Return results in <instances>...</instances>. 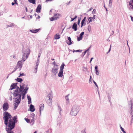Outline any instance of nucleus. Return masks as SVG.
Wrapping results in <instances>:
<instances>
[{"instance_id": "f257e3e1", "label": "nucleus", "mask_w": 133, "mask_h": 133, "mask_svg": "<svg viewBox=\"0 0 133 133\" xmlns=\"http://www.w3.org/2000/svg\"><path fill=\"white\" fill-rule=\"evenodd\" d=\"M12 119L9 121L8 127L6 128V130L7 131V133H15L11 130L14 128L15 123L17 122V116L13 117Z\"/></svg>"}, {"instance_id": "f03ea898", "label": "nucleus", "mask_w": 133, "mask_h": 133, "mask_svg": "<svg viewBox=\"0 0 133 133\" xmlns=\"http://www.w3.org/2000/svg\"><path fill=\"white\" fill-rule=\"evenodd\" d=\"M3 119L4 120V123L6 125H7L8 124V120L9 119H10L9 120L11 119H13L12 117V119H11L12 117L11 115L7 111H5L3 114Z\"/></svg>"}, {"instance_id": "7ed1b4c3", "label": "nucleus", "mask_w": 133, "mask_h": 133, "mask_svg": "<svg viewBox=\"0 0 133 133\" xmlns=\"http://www.w3.org/2000/svg\"><path fill=\"white\" fill-rule=\"evenodd\" d=\"M52 97L50 94H49L45 98V100L49 105H52Z\"/></svg>"}, {"instance_id": "20e7f679", "label": "nucleus", "mask_w": 133, "mask_h": 133, "mask_svg": "<svg viewBox=\"0 0 133 133\" xmlns=\"http://www.w3.org/2000/svg\"><path fill=\"white\" fill-rule=\"evenodd\" d=\"M26 53H24L23 56L22 60L23 61H25L28 58V56L30 53V50L29 49H26Z\"/></svg>"}, {"instance_id": "39448f33", "label": "nucleus", "mask_w": 133, "mask_h": 133, "mask_svg": "<svg viewBox=\"0 0 133 133\" xmlns=\"http://www.w3.org/2000/svg\"><path fill=\"white\" fill-rule=\"evenodd\" d=\"M129 105L130 108V116L131 118L132 121H133V101H131L130 102Z\"/></svg>"}, {"instance_id": "423d86ee", "label": "nucleus", "mask_w": 133, "mask_h": 133, "mask_svg": "<svg viewBox=\"0 0 133 133\" xmlns=\"http://www.w3.org/2000/svg\"><path fill=\"white\" fill-rule=\"evenodd\" d=\"M78 112L77 107L76 106H73L71 112V114L72 116H76Z\"/></svg>"}, {"instance_id": "0eeeda50", "label": "nucleus", "mask_w": 133, "mask_h": 133, "mask_svg": "<svg viewBox=\"0 0 133 133\" xmlns=\"http://www.w3.org/2000/svg\"><path fill=\"white\" fill-rule=\"evenodd\" d=\"M61 16V15L57 13L54 14L53 17L50 18V19L51 21H53L54 20H56L58 18Z\"/></svg>"}, {"instance_id": "6e6552de", "label": "nucleus", "mask_w": 133, "mask_h": 133, "mask_svg": "<svg viewBox=\"0 0 133 133\" xmlns=\"http://www.w3.org/2000/svg\"><path fill=\"white\" fill-rule=\"evenodd\" d=\"M3 110L4 111L7 110L9 108V105L8 103L4 102L3 106Z\"/></svg>"}, {"instance_id": "1a4fd4ad", "label": "nucleus", "mask_w": 133, "mask_h": 133, "mask_svg": "<svg viewBox=\"0 0 133 133\" xmlns=\"http://www.w3.org/2000/svg\"><path fill=\"white\" fill-rule=\"evenodd\" d=\"M129 9L133 11V0H130L129 2Z\"/></svg>"}, {"instance_id": "9d476101", "label": "nucleus", "mask_w": 133, "mask_h": 133, "mask_svg": "<svg viewBox=\"0 0 133 133\" xmlns=\"http://www.w3.org/2000/svg\"><path fill=\"white\" fill-rule=\"evenodd\" d=\"M58 68L54 66L51 70L52 72L54 75H56L58 72Z\"/></svg>"}, {"instance_id": "9b49d317", "label": "nucleus", "mask_w": 133, "mask_h": 133, "mask_svg": "<svg viewBox=\"0 0 133 133\" xmlns=\"http://www.w3.org/2000/svg\"><path fill=\"white\" fill-rule=\"evenodd\" d=\"M39 64V62L37 61L36 63V66L33 69V72L34 73H36L37 71V68L38 65Z\"/></svg>"}, {"instance_id": "f8f14e48", "label": "nucleus", "mask_w": 133, "mask_h": 133, "mask_svg": "<svg viewBox=\"0 0 133 133\" xmlns=\"http://www.w3.org/2000/svg\"><path fill=\"white\" fill-rule=\"evenodd\" d=\"M84 32H82L79 35V37L78 36L77 40L78 41L81 40L83 38V36L84 34Z\"/></svg>"}, {"instance_id": "ddd939ff", "label": "nucleus", "mask_w": 133, "mask_h": 133, "mask_svg": "<svg viewBox=\"0 0 133 133\" xmlns=\"http://www.w3.org/2000/svg\"><path fill=\"white\" fill-rule=\"evenodd\" d=\"M22 62L21 61H19L18 62L17 64V68H21L22 67Z\"/></svg>"}, {"instance_id": "4468645a", "label": "nucleus", "mask_w": 133, "mask_h": 133, "mask_svg": "<svg viewBox=\"0 0 133 133\" xmlns=\"http://www.w3.org/2000/svg\"><path fill=\"white\" fill-rule=\"evenodd\" d=\"M20 102V101H19L18 100L16 101V103H14V109H16L18 105L19 104Z\"/></svg>"}, {"instance_id": "2eb2a0df", "label": "nucleus", "mask_w": 133, "mask_h": 133, "mask_svg": "<svg viewBox=\"0 0 133 133\" xmlns=\"http://www.w3.org/2000/svg\"><path fill=\"white\" fill-rule=\"evenodd\" d=\"M40 29H35L30 30V31L32 33H35L39 31Z\"/></svg>"}, {"instance_id": "dca6fc26", "label": "nucleus", "mask_w": 133, "mask_h": 133, "mask_svg": "<svg viewBox=\"0 0 133 133\" xmlns=\"http://www.w3.org/2000/svg\"><path fill=\"white\" fill-rule=\"evenodd\" d=\"M77 25L76 23H74L72 25V28L74 29L75 31L77 30Z\"/></svg>"}, {"instance_id": "f3484780", "label": "nucleus", "mask_w": 133, "mask_h": 133, "mask_svg": "<svg viewBox=\"0 0 133 133\" xmlns=\"http://www.w3.org/2000/svg\"><path fill=\"white\" fill-rule=\"evenodd\" d=\"M41 5H38V6L36 9V12H40V10L41 9Z\"/></svg>"}, {"instance_id": "a211bd4d", "label": "nucleus", "mask_w": 133, "mask_h": 133, "mask_svg": "<svg viewBox=\"0 0 133 133\" xmlns=\"http://www.w3.org/2000/svg\"><path fill=\"white\" fill-rule=\"evenodd\" d=\"M17 83H14L13 84L11 85V86L10 89L12 90L13 89H15L16 88V87H17Z\"/></svg>"}, {"instance_id": "6ab92c4d", "label": "nucleus", "mask_w": 133, "mask_h": 133, "mask_svg": "<svg viewBox=\"0 0 133 133\" xmlns=\"http://www.w3.org/2000/svg\"><path fill=\"white\" fill-rule=\"evenodd\" d=\"M77 17V16L75 15V14H74L71 15L70 17L71 19V21H72L75 19Z\"/></svg>"}, {"instance_id": "aec40b11", "label": "nucleus", "mask_w": 133, "mask_h": 133, "mask_svg": "<svg viewBox=\"0 0 133 133\" xmlns=\"http://www.w3.org/2000/svg\"><path fill=\"white\" fill-rule=\"evenodd\" d=\"M30 111L32 112H34L35 110L34 105L32 104L30 105Z\"/></svg>"}, {"instance_id": "412c9836", "label": "nucleus", "mask_w": 133, "mask_h": 133, "mask_svg": "<svg viewBox=\"0 0 133 133\" xmlns=\"http://www.w3.org/2000/svg\"><path fill=\"white\" fill-rule=\"evenodd\" d=\"M68 40L69 41V42H66L69 45H70L72 44L71 40L70 37H68Z\"/></svg>"}, {"instance_id": "4be33fe9", "label": "nucleus", "mask_w": 133, "mask_h": 133, "mask_svg": "<svg viewBox=\"0 0 133 133\" xmlns=\"http://www.w3.org/2000/svg\"><path fill=\"white\" fill-rule=\"evenodd\" d=\"M40 110L39 111L41 112V110H43L44 108V105L43 104H41L39 105Z\"/></svg>"}, {"instance_id": "5701e85b", "label": "nucleus", "mask_w": 133, "mask_h": 133, "mask_svg": "<svg viewBox=\"0 0 133 133\" xmlns=\"http://www.w3.org/2000/svg\"><path fill=\"white\" fill-rule=\"evenodd\" d=\"M54 39H58L60 38V35L58 34H56L54 36Z\"/></svg>"}, {"instance_id": "b1692460", "label": "nucleus", "mask_w": 133, "mask_h": 133, "mask_svg": "<svg viewBox=\"0 0 133 133\" xmlns=\"http://www.w3.org/2000/svg\"><path fill=\"white\" fill-rule=\"evenodd\" d=\"M16 96H17V97H16V101L18 100L19 101L21 100V94H18Z\"/></svg>"}, {"instance_id": "393cba45", "label": "nucleus", "mask_w": 133, "mask_h": 133, "mask_svg": "<svg viewBox=\"0 0 133 133\" xmlns=\"http://www.w3.org/2000/svg\"><path fill=\"white\" fill-rule=\"evenodd\" d=\"M63 71L59 70L58 74V76L59 77H62L63 76Z\"/></svg>"}, {"instance_id": "a878e982", "label": "nucleus", "mask_w": 133, "mask_h": 133, "mask_svg": "<svg viewBox=\"0 0 133 133\" xmlns=\"http://www.w3.org/2000/svg\"><path fill=\"white\" fill-rule=\"evenodd\" d=\"M65 64L63 63L61 65L60 67V70L63 71V69L64 68V66H65Z\"/></svg>"}, {"instance_id": "bb28decb", "label": "nucleus", "mask_w": 133, "mask_h": 133, "mask_svg": "<svg viewBox=\"0 0 133 133\" xmlns=\"http://www.w3.org/2000/svg\"><path fill=\"white\" fill-rule=\"evenodd\" d=\"M18 90H17L16 91H15V92H14L13 94V95L15 96H16L18 94L17 92V91Z\"/></svg>"}, {"instance_id": "cd10ccee", "label": "nucleus", "mask_w": 133, "mask_h": 133, "mask_svg": "<svg viewBox=\"0 0 133 133\" xmlns=\"http://www.w3.org/2000/svg\"><path fill=\"white\" fill-rule=\"evenodd\" d=\"M29 2L33 4H35L36 0H28Z\"/></svg>"}, {"instance_id": "c85d7f7f", "label": "nucleus", "mask_w": 133, "mask_h": 133, "mask_svg": "<svg viewBox=\"0 0 133 133\" xmlns=\"http://www.w3.org/2000/svg\"><path fill=\"white\" fill-rule=\"evenodd\" d=\"M86 19V17H85L82 20V22H81V26L83 25V24L84 23V22L85 21Z\"/></svg>"}, {"instance_id": "c756f323", "label": "nucleus", "mask_w": 133, "mask_h": 133, "mask_svg": "<svg viewBox=\"0 0 133 133\" xmlns=\"http://www.w3.org/2000/svg\"><path fill=\"white\" fill-rule=\"evenodd\" d=\"M20 87L19 89V90L20 92H22L23 90L24 89V87L23 86H21V85H20Z\"/></svg>"}, {"instance_id": "7c9ffc66", "label": "nucleus", "mask_w": 133, "mask_h": 133, "mask_svg": "<svg viewBox=\"0 0 133 133\" xmlns=\"http://www.w3.org/2000/svg\"><path fill=\"white\" fill-rule=\"evenodd\" d=\"M23 81V80L22 79H21L20 78H17V81L18 82H21L22 81Z\"/></svg>"}, {"instance_id": "2f4dec72", "label": "nucleus", "mask_w": 133, "mask_h": 133, "mask_svg": "<svg viewBox=\"0 0 133 133\" xmlns=\"http://www.w3.org/2000/svg\"><path fill=\"white\" fill-rule=\"evenodd\" d=\"M24 119L26 121V122L28 123H29L30 121V120L28 118H25Z\"/></svg>"}, {"instance_id": "473e14b6", "label": "nucleus", "mask_w": 133, "mask_h": 133, "mask_svg": "<svg viewBox=\"0 0 133 133\" xmlns=\"http://www.w3.org/2000/svg\"><path fill=\"white\" fill-rule=\"evenodd\" d=\"M25 90H24V91L23 92V94L24 95H25L26 94L27 92Z\"/></svg>"}, {"instance_id": "72a5a7b5", "label": "nucleus", "mask_w": 133, "mask_h": 133, "mask_svg": "<svg viewBox=\"0 0 133 133\" xmlns=\"http://www.w3.org/2000/svg\"><path fill=\"white\" fill-rule=\"evenodd\" d=\"M95 73H96V74L97 75H98V70H95Z\"/></svg>"}, {"instance_id": "f704fd0d", "label": "nucleus", "mask_w": 133, "mask_h": 133, "mask_svg": "<svg viewBox=\"0 0 133 133\" xmlns=\"http://www.w3.org/2000/svg\"><path fill=\"white\" fill-rule=\"evenodd\" d=\"M91 18L92 17H90L88 19V20L89 21V23H90L91 22Z\"/></svg>"}, {"instance_id": "c9c22d12", "label": "nucleus", "mask_w": 133, "mask_h": 133, "mask_svg": "<svg viewBox=\"0 0 133 133\" xmlns=\"http://www.w3.org/2000/svg\"><path fill=\"white\" fill-rule=\"evenodd\" d=\"M52 64H53L54 65V66H57L58 65H57L56 64V62L55 61H54V62H53L52 63Z\"/></svg>"}, {"instance_id": "e433bc0d", "label": "nucleus", "mask_w": 133, "mask_h": 133, "mask_svg": "<svg viewBox=\"0 0 133 133\" xmlns=\"http://www.w3.org/2000/svg\"><path fill=\"white\" fill-rule=\"evenodd\" d=\"M121 130L124 133H126V132L124 130V129L123 128H122Z\"/></svg>"}, {"instance_id": "4c0bfd02", "label": "nucleus", "mask_w": 133, "mask_h": 133, "mask_svg": "<svg viewBox=\"0 0 133 133\" xmlns=\"http://www.w3.org/2000/svg\"><path fill=\"white\" fill-rule=\"evenodd\" d=\"M24 75H25V74L24 73L20 74V75H19V77L21 76H24Z\"/></svg>"}, {"instance_id": "58836bf2", "label": "nucleus", "mask_w": 133, "mask_h": 133, "mask_svg": "<svg viewBox=\"0 0 133 133\" xmlns=\"http://www.w3.org/2000/svg\"><path fill=\"white\" fill-rule=\"evenodd\" d=\"M14 1L15 2L14 3L15 4H17V5L18 4V3L17 2V0H14Z\"/></svg>"}, {"instance_id": "ea45409f", "label": "nucleus", "mask_w": 133, "mask_h": 133, "mask_svg": "<svg viewBox=\"0 0 133 133\" xmlns=\"http://www.w3.org/2000/svg\"><path fill=\"white\" fill-rule=\"evenodd\" d=\"M27 98L28 100H31V98L30 97L28 96Z\"/></svg>"}, {"instance_id": "a19ab883", "label": "nucleus", "mask_w": 133, "mask_h": 133, "mask_svg": "<svg viewBox=\"0 0 133 133\" xmlns=\"http://www.w3.org/2000/svg\"><path fill=\"white\" fill-rule=\"evenodd\" d=\"M80 21H81V19H78V24H79Z\"/></svg>"}, {"instance_id": "79ce46f5", "label": "nucleus", "mask_w": 133, "mask_h": 133, "mask_svg": "<svg viewBox=\"0 0 133 133\" xmlns=\"http://www.w3.org/2000/svg\"><path fill=\"white\" fill-rule=\"evenodd\" d=\"M81 51H82V50H76V51H76V52H81Z\"/></svg>"}, {"instance_id": "37998d69", "label": "nucleus", "mask_w": 133, "mask_h": 133, "mask_svg": "<svg viewBox=\"0 0 133 133\" xmlns=\"http://www.w3.org/2000/svg\"><path fill=\"white\" fill-rule=\"evenodd\" d=\"M28 103L29 104H30V103H31V100H28Z\"/></svg>"}, {"instance_id": "c03bdc74", "label": "nucleus", "mask_w": 133, "mask_h": 133, "mask_svg": "<svg viewBox=\"0 0 133 133\" xmlns=\"http://www.w3.org/2000/svg\"><path fill=\"white\" fill-rule=\"evenodd\" d=\"M97 65H96L95 67V70H97Z\"/></svg>"}, {"instance_id": "a18cd8bd", "label": "nucleus", "mask_w": 133, "mask_h": 133, "mask_svg": "<svg viewBox=\"0 0 133 133\" xmlns=\"http://www.w3.org/2000/svg\"><path fill=\"white\" fill-rule=\"evenodd\" d=\"M94 83L95 84V85H96V87H98V86H97V84H96V82H95L94 81Z\"/></svg>"}, {"instance_id": "49530a36", "label": "nucleus", "mask_w": 133, "mask_h": 133, "mask_svg": "<svg viewBox=\"0 0 133 133\" xmlns=\"http://www.w3.org/2000/svg\"><path fill=\"white\" fill-rule=\"evenodd\" d=\"M91 81V76H90V79L89 80V81Z\"/></svg>"}, {"instance_id": "de8ad7c7", "label": "nucleus", "mask_w": 133, "mask_h": 133, "mask_svg": "<svg viewBox=\"0 0 133 133\" xmlns=\"http://www.w3.org/2000/svg\"><path fill=\"white\" fill-rule=\"evenodd\" d=\"M111 45H110V47L108 51V52H107V53H108L109 52H110V50H111Z\"/></svg>"}, {"instance_id": "09e8293b", "label": "nucleus", "mask_w": 133, "mask_h": 133, "mask_svg": "<svg viewBox=\"0 0 133 133\" xmlns=\"http://www.w3.org/2000/svg\"><path fill=\"white\" fill-rule=\"evenodd\" d=\"M96 12V10L95 9H94L93 10L92 12H94V13H95V12Z\"/></svg>"}, {"instance_id": "8fccbe9b", "label": "nucleus", "mask_w": 133, "mask_h": 133, "mask_svg": "<svg viewBox=\"0 0 133 133\" xmlns=\"http://www.w3.org/2000/svg\"><path fill=\"white\" fill-rule=\"evenodd\" d=\"M28 89V88L27 87H26L25 88V90L27 91Z\"/></svg>"}, {"instance_id": "3c124183", "label": "nucleus", "mask_w": 133, "mask_h": 133, "mask_svg": "<svg viewBox=\"0 0 133 133\" xmlns=\"http://www.w3.org/2000/svg\"><path fill=\"white\" fill-rule=\"evenodd\" d=\"M87 50H85L84 52V55H85L86 53L87 52Z\"/></svg>"}, {"instance_id": "603ef678", "label": "nucleus", "mask_w": 133, "mask_h": 133, "mask_svg": "<svg viewBox=\"0 0 133 133\" xmlns=\"http://www.w3.org/2000/svg\"><path fill=\"white\" fill-rule=\"evenodd\" d=\"M131 20L132 21H133V17H132V16H131Z\"/></svg>"}, {"instance_id": "864d4df0", "label": "nucleus", "mask_w": 133, "mask_h": 133, "mask_svg": "<svg viewBox=\"0 0 133 133\" xmlns=\"http://www.w3.org/2000/svg\"><path fill=\"white\" fill-rule=\"evenodd\" d=\"M66 99L67 100H69L68 98L67 97H66Z\"/></svg>"}, {"instance_id": "5fc2aeb1", "label": "nucleus", "mask_w": 133, "mask_h": 133, "mask_svg": "<svg viewBox=\"0 0 133 133\" xmlns=\"http://www.w3.org/2000/svg\"><path fill=\"white\" fill-rule=\"evenodd\" d=\"M53 0H46V2L47 1H52Z\"/></svg>"}, {"instance_id": "6e6d98bb", "label": "nucleus", "mask_w": 133, "mask_h": 133, "mask_svg": "<svg viewBox=\"0 0 133 133\" xmlns=\"http://www.w3.org/2000/svg\"><path fill=\"white\" fill-rule=\"evenodd\" d=\"M88 30L89 31V32L90 31V28H89L88 27Z\"/></svg>"}, {"instance_id": "4d7b16f0", "label": "nucleus", "mask_w": 133, "mask_h": 133, "mask_svg": "<svg viewBox=\"0 0 133 133\" xmlns=\"http://www.w3.org/2000/svg\"><path fill=\"white\" fill-rule=\"evenodd\" d=\"M93 8H91L89 10V11H91V10Z\"/></svg>"}, {"instance_id": "13d9d810", "label": "nucleus", "mask_w": 133, "mask_h": 133, "mask_svg": "<svg viewBox=\"0 0 133 133\" xmlns=\"http://www.w3.org/2000/svg\"><path fill=\"white\" fill-rule=\"evenodd\" d=\"M15 4V3H14L13 2L12 3V5H13Z\"/></svg>"}, {"instance_id": "bf43d9fd", "label": "nucleus", "mask_w": 133, "mask_h": 133, "mask_svg": "<svg viewBox=\"0 0 133 133\" xmlns=\"http://www.w3.org/2000/svg\"><path fill=\"white\" fill-rule=\"evenodd\" d=\"M93 59V58L92 57V58H91V60H92V59Z\"/></svg>"}, {"instance_id": "052dcab7", "label": "nucleus", "mask_w": 133, "mask_h": 133, "mask_svg": "<svg viewBox=\"0 0 133 133\" xmlns=\"http://www.w3.org/2000/svg\"><path fill=\"white\" fill-rule=\"evenodd\" d=\"M51 60H52L54 61L55 60V59H51Z\"/></svg>"}, {"instance_id": "680f3d73", "label": "nucleus", "mask_w": 133, "mask_h": 133, "mask_svg": "<svg viewBox=\"0 0 133 133\" xmlns=\"http://www.w3.org/2000/svg\"><path fill=\"white\" fill-rule=\"evenodd\" d=\"M91 61H92V60L90 59V63H91Z\"/></svg>"}, {"instance_id": "e2e57ef3", "label": "nucleus", "mask_w": 133, "mask_h": 133, "mask_svg": "<svg viewBox=\"0 0 133 133\" xmlns=\"http://www.w3.org/2000/svg\"><path fill=\"white\" fill-rule=\"evenodd\" d=\"M26 11H27V8L26 7Z\"/></svg>"}, {"instance_id": "0e129e2a", "label": "nucleus", "mask_w": 133, "mask_h": 133, "mask_svg": "<svg viewBox=\"0 0 133 133\" xmlns=\"http://www.w3.org/2000/svg\"><path fill=\"white\" fill-rule=\"evenodd\" d=\"M34 133H37V132H36V131H35V132H34Z\"/></svg>"}, {"instance_id": "69168bd1", "label": "nucleus", "mask_w": 133, "mask_h": 133, "mask_svg": "<svg viewBox=\"0 0 133 133\" xmlns=\"http://www.w3.org/2000/svg\"><path fill=\"white\" fill-rule=\"evenodd\" d=\"M40 55H39L38 56V57H40Z\"/></svg>"}, {"instance_id": "338daca9", "label": "nucleus", "mask_w": 133, "mask_h": 133, "mask_svg": "<svg viewBox=\"0 0 133 133\" xmlns=\"http://www.w3.org/2000/svg\"><path fill=\"white\" fill-rule=\"evenodd\" d=\"M120 128H121V129H122V128H123L121 126L120 127Z\"/></svg>"}, {"instance_id": "774afa93", "label": "nucleus", "mask_w": 133, "mask_h": 133, "mask_svg": "<svg viewBox=\"0 0 133 133\" xmlns=\"http://www.w3.org/2000/svg\"><path fill=\"white\" fill-rule=\"evenodd\" d=\"M18 88H19V87H17V89H18Z\"/></svg>"}]
</instances>
